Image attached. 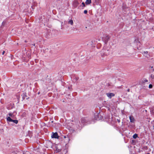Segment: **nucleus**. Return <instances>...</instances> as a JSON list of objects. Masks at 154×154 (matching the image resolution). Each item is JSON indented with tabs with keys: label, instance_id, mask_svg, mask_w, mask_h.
I'll list each match as a JSON object with an SVG mask.
<instances>
[{
	"label": "nucleus",
	"instance_id": "24",
	"mask_svg": "<svg viewBox=\"0 0 154 154\" xmlns=\"http://www.w3.org/2000/svg\"><path fill=\"white\" fill-rule=\"evenodd\" d=\"M82 4L83 5V7H85V3L84 2H82Z\"/></svg>",
	"mask_w": 154,
	"mask_h": 154
},
{
	"label": "nucleus",
	"instance_id": "2",
	"mask_svg": "<svg viewBox=\"0 0 154 154\" xmlns=\"http://www.w3.org/2000/svg\"><path fill=\"white\" fill-rule=\"evenodd\" d=\"M109 39V37L108 35H105L102 38V40L106 44Z\"/></svg>",
	"mask_w": 154,
	"mask_h": 154
},
{
	"label": "nucleus",
	"instance_id": "27",
	"mask_svg": "<svg viewBox=\"0 0 154 154\" xmlns=\"http://www.w3.org/2000/svg\"><path fill=\"white\" fill-rule=\"evenodd\" d=\"M94 115H95V114H94ZM94 120H96V117H95V115H94Z\"/></svg>",
	"mask_w": 154,
	"mask_h": 154
},
{
	"label": "nucleus",
	"instance_id": "12",
	"mask_svg": "<svg viewBox=\"0 0 154 154\" xmlns=\"http://www.w3.org/2000/svg\"><path fill=\"white\" fill-rule=\"evenodd\" d=\"M129 119L131 122H134L135 120L134 117L132 116H131L129 117Z\"/></svg>",
	"mask_w": 154,
	"mask_h": 154
},
{
	"label": "nucleus",
	"instance_id": "8",
	"mask_svg": "<svg viewBox=\"0 0 154 154\" xmlns=\"http://www.w3.org/2000/svg\"><path fill=\"white\" fill-rule=\"evenodd\" d=\"M102 52L103 53V55H107L109 54V52L108 49H103L102 51Z\"/></svg>",
	"mask_w": 154,
	"mask_h": 154
},
{
	"label": "nucleus",
	"instance_id": "34",
	"mask_svg": "<svg viewBox=\"0 0 154 154\" xmlns=\"http://www.w3.org/2000/svg\"><path fill=\"white\" fill-rule=\"evenodd\" d=\"M92 43H93V41H92Z\"/></svg>",
	"mask_w": 154,
	"mask_h": 154
},
{
	"label": "nucleus",
	"instance_id": "33",
	"mask_svg": "<svg viewBox=\"0 0 154 154\" xmlns=\"http://www.w3.org/2000/svg\"><path fill=\"white\" fill-rule=\"evenodd\" d=\"M39 93H40V92H38V94H39Z\"/></svg>",
	"mask_w": 154,
	"mask_h": 154
},
{
	"label": "nucleus",
	"instance_id": "7",
	"mask_svg": "<svg viewBox=\"0 0 154 154\" xmlns=\"http://www.w3.org/2000/svg\"><path fill=\"white\" fill-rule=\"evenodd\" d=\"M106 95L107 97L111 99L112 97L115 96V94L112 93H106Z\"/></svg>",
	"mask_w": 154,
	"mask_h": 154
},
{
	"label": "nucleus",
	"instance_id": "28",
	"mask_svg": "<svg viewBox=\"0 0 154 154\" xmlns=\"http://www.w3.org/2000/svg\"><path fill=\"white\" fill-rule=\"evenodd\" d=\"M5 51H3L2 52V55H4L5 54Z\"/></svg>",
	"mask_w": 154,
	"mask_h": 154
},
{
	"label": "nucleus",
	"instance_id": "13",
	"mask_svg": "<svg viewBox=\"0 0 154 154\" xmlns=\"http://www.w3.org/2000/svg\"><path fill=\"white\" fill-rule=\"evenodd\" d=\"M45 36L47 38H50V33L49 32L48 30L46 32V34L45 35Z\"/></svg>",
	"mask_w": 154,
	"mask_h": 154
},
{
	"label": "nucleus",
	"instance_id": "1",
	"mask_svg": "<svg viewBox=\"0 0 154 154\" xmlns=\"http://www.w3.org/2000/svg\"><path fill=\"white\" fill-rule=\"evenodd\" d=\"M81 122L83 125L89 124L91 123L88 121V119L87 118H82L81 120Z\"/></svg>",
	"mask_w": 154,
	"mask_h": 154
},
{
	"label": "nucleus",
	"instance_id": "29",
	"mask_svg": "<svg viewBox=\"0 0 154 154\" xmlns=\"http://www.w3.org/2000/svg\"><path fill=\"white\" fill-rule=\"evenodd\" d=\"M117 121L119 123L120 122V120L119 119H117Z\"/></svg>",
	"mask_w": 154,
	"mask_h": 154
},
{
	"label": "nucleus",
	"instance_id": "35",
	"mask_svg": "<svg viewBox=\"0 0 154 154\" xmlns=\"http://www.w3.org/2000/svg\"><path fill=\"white\" fill-rule=\"evenodd\" d=\"M146 154H150L149 153H147Z\"/></svg>",
	"mask_w": 154,
	"mask_h": 154
},
{
	"label": "nucleus",
	"instance_id": "38",
	"mask_svg": "<svg viewBox=\"0 0 154 154\" xmlns=\"http://www.w3.org/2000/svg\"><path fill=\"white\" fill-rule=\"evenodd\" d=\"M153 71H154V69H153Z\"/></svg>",
	"mask_w": 154,
	"mask_h": 154
},
{
	"label": "nucleus",
	"instance_id": "23",
	"mask_svg": "<svg viewBox=\"0 0 154 154\" xmlns=\"http://www.w3.org/2000/svg\"><path fill=\"white\" fill-rule=\"evenodd\" d=\"M143 81L144 82H148V80L146 79H144Z\"/></svg>",
	"mask_w": 154,
	"mask_h": 154
},
{
	"label": "nucleus",
	"instance_id": "5",
	"mask_svg": "<svg viewBox=\"0 0 154 154\" xmlns=\"http://www.w3.org/2000/svg\"><path fill=\"white\" fill-rule=\"evenodd\" d=\"M21 96L22 97V100L25 99L26 98V100H28L29 98L28 97L26 93V92L23 93L21 95Z\"/></svg>",
	"mask_w": 154,
	"mask_h": 154
},
{
	"label": "nucleus",
	"instance_id": "20",
	"mask_svg": "<svg viewBox=\"0 0 154 154\" xmlns=\"http://www.w3.org/2000/svg\"><path fill=\"white\" fill-rule=\"evenodd\" d=\"M61 150L60 149H58V148H57L56 149V151H57V152H60Z\"/></svg>",
	"mask_w": 154,
	"mask_h": 154
},
{
	"label": "nucleus",
	"instance_id": "32",
	"mask_svg": "<svg viewBox=\"0 0 154 154\" xmlns=\"http://www.w3.org/2000/svg\"><path fill=\"white\" fill-rule=\"evenodd\" d=\"M94 45H93V46H94V47H95V45H94Z\"/></svg>",
	"mask_w": 154,
	"mask_h": 154
},
{
	"label": "nucleus",
	"instance_id": "36",
	"mask_svg": "<svg viewBox=\"0 0 154 154\" xmlns=\"http://www.w3.org/2000/svg\"><path fill=\"white\" fill-rule=\"evenodd\" d=\"M151 68H153V66H152V67H151Z\"/></svg>",
	"mask_w": 154,
	"mask_h": 154
},
{
	"label": "nucleus",
	"instance_id": "25",
	"mask_svg": "<svg viewBox=\"0 0 154 154\" xmlns=\"http://www.w3.org/2000/svg\"><path fill=\"white\" fill-rule=\"evenodd\" d=\"M64 137L65 138H67V139H68V140H69V138L68 137H67L66 136H64Z\"/></svg>",
	"mask_w": 154,
	"mask_h": 154
},
{
	"label": "nucleus",
	"instance_id": "11",
	"mask_svg": "<svg viewBox=\"0 0 154 154\" xmlns=\"http://www.w3.org/2000/svg\"><path fill=\"white\" fill-rule=\"evenodd\" d=\"M26 56L29 59H30L31 58L30 53L29 51H27L26 52Z\"/></svg>",
	"mask_w": 154,
	"mask_h": 154
},
{
	"label": "nucleus",
	"instance_id": "37",
	"mask_svg": "<svg viewBox=\"0 0 154 154\" xmlns=\"http://www.w3.org/2000/svg\"><path fill=\"white\" fill-rule=\"evenodd\" d=\"M86 28H87V27H85Z\"/></svg>",
	"mask_w": 154,
	"mask_h": 154
},
{
	"label": "nucleus",
	"instance_id": "4",
	"mask_svg": "<svg viewBox=\"0 0 154 154\" xmlns=\"http://www.w3.org/2000/svg\"><path fill=\"white\" fill-rule=\"evenodd\" d=\"M71 78L73 79H72V81L74 82H76L79 80V77L75 75H72L71 76Z\"/></svg>",
	"mask_w": 154,
	"mask_h": 154
},
{
	"label": "nucleus",
	"instance_id": "30",
	"mask_svg": "<svg viewBox=\"0 0 154 154\" xmlns=\"http://www.w3.org/2000/svg\"><path fill=\"white\" fill-rule=\"evenodd\" d=\"M32 45H33V46H35V44H32Z\"/></svg>",
	"mask_w": 154,
	"mask_h": 154
},
{
	"label": "nucleus",
	"instance_id": "31",
	"mask_svg": "<svg viewBox=\"0 0 154 154\" xmlns=\"http://www.w3.org/2000/svg\"><path fill=\"white\" fill-rule=\"evenodd\" d=\"M127 91L128 92L130 91V89H128V90H127Z\"/></svg>",
	"mask_w": 154,
	"mask_h": 154
},
{
	"label": "nucleus",
	"instance_id": "19",
	"mask_svg": "<svg viewBox=\"0 0 154 154\" xmlns=\"http://www.w3.org/2000/svg\"><path fill=\"white\" fill-rule=\"evenodd\" d=\"M5 22L3 21L2 23V25L1 26V27H2L5 24Z\"/></svg>",
	"mask_w": 154,
	"mask_h": 154
},
{
	"label": "nucleus",
	"instance_id": "15",
	"mask_svg": "<svg viewBox=\"0 0 154 154\" xmlns=\"http://www.w3.org/2000/svg\"><path fill=\"white\" fill-rule=\"evenodd\" d=\"M91 3V0H86L85 2V4L86 5H88L90 4Z\"/></svg>",
	"mask_w": 154,
	"mask_h": 154
},
{
	"label": "nucleus",
	"instance_id": "10",
	"mask_svg": "<svg viewBox=\"0 0 154 154\" xmlns=\"http://www.w3.org/2000/svg\"><path fill=\"white\" fill-rule=\"evenodd\" d=\"M103 118V116H100V114H98V115H97V120L102 119Z\"/></svg>",
	"mask_w": 154,
	"mask_h": 154
},
{
	"label": "nucleus",
	"instance_id": "9",
	"mask_svg": "<svg viewBox=\"0 0 154 154\" xmlns=\"http://www.w3.org/2000/svg\"><path fill=\"white\" fill-rule=\"evenodd\" d=\"M79 4V2L77 0L73 2V5L75 7H77Z\"/></svg>",
	"mask_w": 154,
	"mask_h": 154
},
{
	"label": "nucleus",
	"instance_id": "21",
	"mask_svg": "<svg viewBox=\"0 0 154 154\" xmlns=\"http://www.w3.org/2000/svg\"><path fill=\"white\" fill-rule=\"evenodd\" d=\"M149 87L150 88H152V84L149 85Z\"/></svg>",
	"mask_w": 154,
	"mask_h": 154
},
{
	"label": "nucleus",
	"instance_id": "18",
	"mask_svg": "<svg viewBox=\"0 0 154 154\" xmlns=\"http://www.w3.org/2000/svg\"><path fill=\"white\" fill-rule=\"evenodd\" d=\"M137 137V134H135L133 136V137L134 139H136Z\"/></svg>",
	"mask_w": 154,
	"mask_h": 154
},
{
	"label": "nucleus",
	"instance_id": "26",
	"mask_svg": "<svg viewBox=\"0 0 154 154\" xmlns=\"http://www.w3.org/2000/svg\"><path fill=\"white\" fill-rule=\"evenodd\" d=\"M52 32H57V31L56 30H54L53 31H52Z\"/></svg>",
	"mask_w": 154,
	"mask_h": 154
},
{
	"label": "nucleus",
	"instance_id": "14",
	"mask_svg": "<svg viewBox=\"0 0 154 154\" xmlns=\"http://www.w3.org/2000/svg\"><path fill=\"white\" fill-rule=\"evenodd\" d=\"M148 54V52L147 51H144L143 53H142V54L146 57H148L149 56V55Z\"/></svg>",
	"mask_w": 154,
	"mask_h": 154
},
{
	"label": "nucleus",
	"instance_id": "3",
	"mask_svg": "<svg viewBox=\"0 0 154 154\" xmlns=\"http://www.w3.org/2000/svg\"><path fill=\"white\" fill-rule=\"evenodd\" d=\"M7 121L9 122H13L14 123L17 124L18 122V121L17 120H13L11 119L10 117H8L7 118Z\"/></svg>",
	"mask_w": 154,
	"mask_h": 154
},
{
	"label": "nucleus",
	"instance_id": "6",
	"mask_svg": "<svg viewBox=\"0 0 154 154\" xmlns=\"http://www.w3.org/2000/svg\"><path fill=\"white\" fill-rule=\"evenodd\" d=\"M52 138H57L58 139L59 136L57 132L52 133V134L51 135Z\"/></svg>",
	"mask_w": 154,
	"mask_h": 154
},
{
	"label": "nucleus",
	"instance_id": "22",
	"mask_svg": "<svg viewBox=\"0 0 154 154\" xmlns=\"http://www.w3.org/2000/svg\"><path fill=\"white\" fill-rule=\"evenodd\" d=\"M88 13V11L87 10H85L84 11V13L85 14H87Z\"/></svg>",
	"mask_w": 154,
	"mask_h": 154
},
{
	"label": "nucleus",
	"instance_id": "17",
	"mask_svg": "<svg viewBox=\"0 0 154 154\" xmlns=\"http://www.w3.org/2000/svg\"><path fill=\"white\" fill-rule=\"evenodd\" d=\"M8 115L10 116L9 117L11 116L12 118H13V116H14V115H13V113H9L8 114Z\"/></svg>",
	"mask_w": 154,
	"mask_h": 154
},
{
	"label": "nucleus",
	"instance_id": "16",
	"mask_svg": "<svg viewBox=\"0 0 154 154\" xmlns=\"http://www.w3.org/2000/svg\"><path fill=\"white\" fill-rule=\"evenodd\" d=\"M68 23L72 25H73V20H70L68 22Z\"/></svg>",
	"mask_w": 154,
	"mask_h": 154
}]
</instances>
